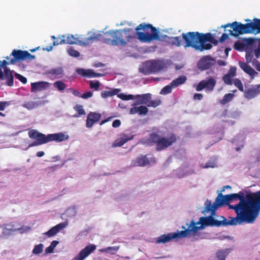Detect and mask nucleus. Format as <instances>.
Listing matches in <instances>:
<instances>
[{
    "label": "nucleus",
    "instance_id": "obj_1",
    "mask_svg": "<svg viewBox=\"0 0 260 260\" xmlns=\"http://www.w3.org/2000/svg\"><path fill=\"white\" fill-rule=\"evenodd\" d=\"M136 30L137 32L131 28L110 30L104 33L103 42L112 46H125L136 36L140 41L145 43L160 40L159 31L151 24L141 23L136 27Z\"/></svg>",
    "mask_w": 260,
    "mask_h": 260
},
{
    "label": "nucleus",
    "instance_id": "obj_2",
    "mask_svg": "<svg viewBox=\"0 0 260 260\" xmlns=\"http://www.w3.org/2000/svg\"><path fill=\"white\" fill-rule=\"evenodd\" d=\"M236 217H231L230 220L221 216V220L215 219L213 216L210 215L207 217H202L200 219V221L203 226H211L220 227L221 226H226L229 225H235L237 224H240L243 222H246L248 223H252L256 218L258 215V212L236 213Z\"/></svg>",
    "mask_w": 260,
    "mask_h": 260
},
{
    "label": "nucleus",
    "instance_id": "obj_3",
    "mask_svg": "<svg viewBox=\"0 0 260 260\" xmlns=\"http://www.w3.org/2000/svg\"><path fill=\"white\" fill-rule=\"evenodd\" d=\"M245 21L247 22L245 24L235 21L232 23L223 25L221 27L224 28L230 27L232 29L228 30L229 35L236 37L246 34L260 33V19L254 18L253 21L247 19Z\"/></svg>",
    "mask_w": 260,
    "mask_h": 260
},
{
    "label": "nucleus",
    "instance_id": "obj_4",
    "mask_svg": "<svg viewBox=\"0 0 260 260\" xmlns=\"http://www.w3.org/2000/svg\"><path fill=\"white\" fill-rule=\"evenodd\" d=\"M29 137L32 140H35L32 143L28 146L29 147L41 145L51 141L61 142L68 139V136L61 133H55L45 135L40 132H39L35 129L29 130Z\"/></svg>",
    "mask_w": 260,
    "mask_h": 260
},
{
    "label": "nucleus",
    "instance_id": "obj_5",
    "mask_svg": "<svg viewBox=\"0 0 260 260\" xmlns=\"http://www.w3.org/2000/svg\"><path fill=\"white\" fill-rule=\"evenodd\" d=\"M5 58L8 60V61L6 60L1 61L0 60V79L1 80H3L4 79V74L2 71V68H3L5 71L6 68H8L7 67V65L14 64H15L17 61L24 60L26 59L31 60L35 58V56L31 55L27 51L14 49L12 51L10 57L8 56Z\"/></svg>",
    "mask_w": 260,
    "mask_h": 260
},
{
    "label": "nucleus",
    "instance_id": "obj_6",
    "mask_svg": "<svg viewBox=\"0 0 260 260\" xmlns=\"http://www.w3.org/2000/svg\"><path fill=\"white\" fill-rule=\"evenodd\" d=\"M200 228L199 226H197L196 223L192 220L187 229L183 226L182 228L184 229V231L160 235L157 238L156 242L157 243H166L175 239L186 237L189 233L192 232L194 233H197Z\"/></svg>",
    "mask_w": 260,
    "mask_h": 260
},
{
    "label": "nucleus",
    "instance_id": "obj_7",
    "mask_svg": "<svg viewBox=\"0 0 260 260\" xmlns=\"http://www.w3.org/2000/svg\"><path fill=\"white\" fill-rule=\"evenodd\" d=\"M177 141L176 135L173 133L168 135L167 137H160L157 133L153 132L149 135L148 141L151 144H156V150L161 151L172 145Z\"/></svg>",
    "mask_w": 260,
    "mask_h": 260
},
{
    "label": "nucleus",
    "instance_id": "obj_8",
    "mask_svg": "<svg viewBox=\"0 0 260 260\" xmlns=\"http://www.w3.org/2000/svg\"><path fill=\"white\" fill-rule=\"evenodd\" d=\"M232 201L238 199L241 204L248 205L255 207L256 209H260V190L252 193L246 195V200L244 197V193L240 191L238 193L230 194Z\"/></svg>",
    "mask_w": 260,
    "mask_h": 260
},
{
    "label": "nucleus",
    "instance_id": "obj_9",
    "mask_svg": "<svg viewBox=\"0 0 260 260\" xmlns=\"http://www.w3.org/2000/svg\"><path fill=\"white\" fill-rule=\"evenodd\" d=\"M231 201L230 194L223 196L221 193H219L212 205L211 201L207 200L205 203V211L207 212H211V215H214L215 211L218 207L223 205H229V203Z\"/></svg>",
    "mask_w": 260,
    "mask_h": 260
},
{
    "label": "nucleus",
    "instance_id": "obj_10",
    "mask_svg": "<svg viewBox=\"0 0 260 260\" xmlns=\"http://www.w3.org/2000/svg\"><path fill=\"white\" fill-rule=\"evenodd\" d=\"M212 35L210 33H201L198 31L188 32L187 33H182V37L184 41H187V39L189 41H192L194 43H206V42H210L212 39Z\"/></svg>",
    "mask_w": 260,
    "mask_h": 260
},
{
    "label": "nucleus",
    "instance_id": "obj_11",
    "mask_svg": "<svg viewBox=\"0 0 260 260\" xmlns=\"http://www.w3.org/2000/svg\"><path fill=\"white\" fill-rule=\"evenodd\" d=\"M216 84L215 79L212 77H208L206 80L201 81L196 86V89L200 91L205 88L206 91H212L213 90Z\"/></svg>",
    "mask_w": 260,
    "mask_h": 260
},
{
    "label": "nucleus",
    "instance_id": "obj_12",
    "mask_svg": "<svg viewBox=\"0 0 260 260\" xmlns=\"http://www.w3.org/2000/svg\"><path fill=\"white\" fill-rule=\"evenodd\" d=\"M162 69L161 64L158 61L153 60L146 62L143 66V73L146 75H150L157 72Z\"/></svg>",
    "mask_w": 260,
    "mask_h": 260
},
{
    "label": "nucleus",
    "instance_id": "obj_13",
    "mask_svg": "<svg viewBox=\"0 0 260 260\" xmlns=\"http://www.w3.org/2000/svg\"><path fill=\"white\" fill-rule=\"evenodd\" d=\"M230 209H234L236 213H249L258 212L259 209H255V207L248 205L241 204L239 203L235 205H229Z\"/></svg>",
    "mask_w": 260,
    "mask_h": 260
},
{
    "label": "nucleus",
    "instance_id": "obj_14",
    "mask_svg": "<svg viewBox=\"0 0 260 260\" xmlns=\"http://www.w3.org/2000/svg\"><path fill=\"white\" fill-rule=\"evenodd\" d=\"M184 42V47H191L194 48L196 50H199L201 51H203L204 50H210L212 48V45L210 43H194L192 41H189L188 39H187V41Z\"/></svg>",
    "mask_w": 260,
    "mask_h": 260
},
{
    "label": "nucleus",
    "instance_id": "obj_15",
    "mask_svg": "<svg viewBox=\"0 0 260 260\" xmlns=\"http://www.w3.org/2000/svg\"><path fill=\"white\" fill-rule=\"evenodd\" d=\"M215 60L210 56H203L198 62V68L204 71L210 69L214 63Z\"/></svg>",
    "mask_w": 260,
    "mask_h": 260
},
{
    "label": "nucleus",
    "instance_id": "obj_16",
    "mask_svg": "<svg viewBox=\"0 0 260 260\" xmlns=\"http://www.w3.org/2000/svg\"><path fill=\"white\" fill-rule=\"evenodd\" d=\"M94 244H90L86 246L72 260H83L96 249Z\"/></svg>",
    "mask_w": 260,
    "mask_h": 260
},
{
    "label": "nucleus",
    "instance_id": "obj_17",
    "mask_svg": "<svg viewBox=\"0 0 260 260\" xmlns=\"http://www.w3.org/2000/svg\"><path fill=\"white\" fill-rule=\"evenodd\" d=\"M236 75V68L235 67H231L228 72L222 76V79L225 84L232 85L233 84V78Z\"/></svg>",
    "mask_w": 260,
    "mask_h": 260
},
{
    "label": "nucleus",
    "instance_id": "obj_18",
    "mask_svg": "<svg viewBox=\"0 0 260 260\" xmlns=\"http://www.w3.org/2000/svg\"><path fill=\"white\" fill-rule=\"evenodd\" d=\"M67 226V223L66 222L60 223L52 227L48 231L44 233L43 234L49 238L53 237L60 231L64 229Z\"/></svg>",
    "mask_w": 260,
    "mask_h": 260
},
{
    "label": "nucleus",
    "instance_id": "obj_19",
    "mask_svg": "<svg viewBox=\"0 0 260 260\" xmlns=\"http://www.w3.org/2000/svg\"><path fill=\"white\" fill-rule=\"evenodd\" d=\"M49 83L46 81H39L31 83L30 91L36 92L47 89L49 87Z\"/></svg>",
    "mask_w": 260,
    "mask_h": 260
},
{
    "label": "nucleus",
    "instance_id": "obj_20",
    "mask_svg": "<svg viewBox=\"0 0 260 260\" xmlns=\"http://www.w3.org/2000/svg\"><path fill=\"white\" fill-rule=\"evenodd\" d=\"M101 117V114L90 112L87 115L86 126L88 128L92 127L95 122L100 120Z\"/></svg>",
    "mask_w": 260,
    "mask_h": 260
},
{
    "label": "nucleus",
    "instance_id": "obj_21",
    "mask_svg": "<svg viewBox=\"0 0 260 260\" xmlns=\"http://www.w3.org/2000/svg\"><path fill=\"white\" fill-rule=\"evenodd\" d=\"M259 87L260 85L246 89L244 91L245 98L250 100L256 96L260 93Z\"/></svg>",
    "mask_w": 260,
    "mask_h": 260
},
{
    "label": "nucleus",
    "instance_id": "obj_22",
    "mask_svg": "<svg viewBox=\"0 0 260 260\" xmlns=\"http://www.w3.org/2000/svg\"><path fill=\"white\" fill-rule=\"evenodd\" d=\"M239 65L241 69L245 72L246 73L248 74L252 78H253L256 76L258 73L252 68L250 66L243 61H240L239 62Z\"/></svg>",
    "mask_w": 260,
    "mask_h": 260
},
{
    "label": "nucleus",
    "instance_id": "obj_23",
    "mask_svg": "<svg viewBox=\"0 0 260 260\" xmlns=\"http://www.w3.org/2000/svg\"><path fill=\"white\" fill-rule=\"evenodd\" d=\"M77 72L83 77H87L89 78L99 77L103 75L102 74L94 73L91 70H85L84 69H78L77 70Z\"/></svg>",
    "mask_w": 260,
    "mask_h": 260
},
{
    "label": "nucleus",
    "instance_id": "obj_24",
    "mask_svg": "<svg viewBox=\"0 0 260 260\" xmlns=\"http://www.w3.org/2000/svg\"><path fill=\"white\" fill-rule=\"evenodd\" d=\"M46 74L50 76V77L56 78L58 76H62L64 74V71L62 67H57L47 70Z\"/></svg>",
    "mask_w": 260,
    "mask_h": 260
},
{
    "label": "nucleus",
    "instance_id": "obj_25",
    "mask_svg": "<svg viewBox=\"0 0 260 260\" xmlns=\"http://www.w3.org/2000/svg\"><path fill=\"white\" fill-rule=\"evenodd\" d=\"M13 71H11L9 68H6L3 74L4 79L6 80V84L9 86H12L14 84Z\"/></svg>",
    "mask_w": 260,
    "mask_h": 260
},
{
    "label": "nucleus",
    "instance_id": "obj_26",
    "mask_svg": "<svg viewBox=\"0 0 260 260\" xmlns=\"http://www.w3.org/2000/svg\"><path fill=\"white\" fill-rule=\"evenodd\" d=\"M149 164V160L146 155H141L138 157L135 160L132 162V166L144 167Z\"/></svg>",
    "mask_w": 260,
    "mask_h": 260
},
{
    "label": "nucleus",
    "instance_id": "obj_27",
    "mask_svg": "<svg viewBox=\"0 0 260 260\" xmlns=\"http://www.w3.org/2000/svg\"><path fill=\"white\" fill-rule=\"evenodd\" d=\"M133 136L128 137L126 135H124L122 137L116 139L113 143V146L115 147H120L128 141L133 139Z\"/></svg>",
    "mask_w": 260,
    "mask_h": 260
},
{
    "label": "nucleus",
    "instance_id": "obj_28",
    "mask_svg": "<svg viewBox=\"0 0 260 260\" xmlns=\"http://www.w3.org/2000/svg\"><path fill=\"white\" fill-rule=\"evenodd\" d=\"M187 80L185 76H180L178 78L173 80L171 83V86L173 88H176L179 85L184 83Z\"/></svg>",
    "mask_w": 260,
    "mask_h": 260
},
{
    "label": "nucleus",
    "instance_id": "obj_29",
    "mask_svg": "<svg viewBox=\"0 0 260 260\" xmlns=\"http://www.w3.org/2000/svg\"><path fill=\"white\" fill-rule=\"evenodd\" d=\"M136 99L142 104H147L149 100L151 99V94H143L141 95H137Z\"/></svg>",
    "mask_w": 260,
    "mask_h": 260
},
{
    "label": "nucleus",
    "instance_id": "obj_30",
    "mask_svg": "<svg viewBox=\"0 0 260 260\" xmlns=\"http://www.w3.org/2000/svg\"><path fill=\"white\" fill-rule=\"evenodd\" d=\"M119 91L120 89H113L111 90H104L101 92V96L103 98L106 99L117 94Z\"/></svg>",
    "mask_w": 260,
    "mask_h": 260
},
{
    "label": "nucleus",
    "instance_id": "obj_31",
    "mask_svg": "<svg viewBox=\"0 0 260 260\" xmlns=\"http://www.w3.org/2000/svg\"><path fill=\"white\" fill-rule=\"evenodd\" d=\"M119 246H112L101 249L100 250V251L101 252H105L111 254H115L119 250Z\"/></svg>",
    "mask_w": 260,
    "mask_h": 260
},
{
    "label": "nucleus",
    "instance_id": "obj_32",
    "mask_svg": "<svg viewBox=\"0 0 260 260\" xmlns=\"http://www.w3.org/2000/svg\"><path fill=\"white\" fill-rule=\"evenodd\" d=\"M53 85L54 88L60 91L64 90L67 87L66 84L61 80H58L55 82Z\"/></svg>",
    "mask_w": 260,
    "mask_h": 260
},
{
    "label": "nucleus",
    "instance_id": "obj_33",
    "mask_svg": "<svg viewBox=\"0 0 260 260\" xmlns=\"http://www.w3.org/2000/svg\"><path fill=\"white\" fill-rule=\"evenodd\" d=\"M234 96V94L233 93H227L225 94L223 99L220 100V103L222 105H225L229 102L231 101Z\"/></svg>",
    "mask_w": 260,
    "mask_h": 260
},
{
    "label": "nucleus",
    "instance_id": "obj_34",
    "mask_svg": "<svg viewBox=\"0 0 260 260\" xmlns=\"http://www.w3.org/2000/svg\"><path fill=\"white\" fill-rule=\"evenodd\" d=\"M74 109L77 112V114L74 115V117H79L81 115H84L86 114L82 105H76L74 107Z\"/></svg>",
    "mask_w": 260,
    "mask_h": 260
},
{
    "label": "nucleus",
    "instance_id": "obj_35",
    "mask_svg": "<svg viewBox=\"0 0 260 260\" xmlns=\"http://www.w3.org/2000/svg\"><path fill=\"white\" fill-rule=\"evenodd\" d=\"M228 254L227 249L218 250L216 252V257L218 260H225V257Z\"/></svg>",
    "mask_w": 260,
    "mask_h": 260
},
{
    "label": "nucleus",
    "instance_id": "obj_36",
    "mask_svg": "<svg viewBox=\"0 0 260 260\" xmlns=\"http://www.w3.org/2000/svg\"><path fill=\"white\" fill-rule=\"evenodd\" d=\"M165 36L169 38L167 35H165ZM169 38L172 40L171 44L172 45L176 46L177 47H180L181 46V42L180 37H169Z\"/></svg>",
    "mask_w": 260,
    "mask_h": 260
},
{
    "label": "nucleus",
    "instance_id": "obj_37",
    "mask_svg": "<svg viewBox=\"0 0 260 260\" xmlns=\"http://www.w3.org/2000/svg\"><path fill=\"white\" fill-rule=\"evenodd\" d=\"M233 84L235 85V86L236 87H237L238 88V89L240 91H241V92L244 91L243 84H242L241 81L239 79H238V78L234 79L233 80Z\"/></svg>",
    "mask_w": 260,
    "mask_h": 260
},
{
    "label": "nucleus",
    "instance_id": "obj_38",
    "mask_svg": "<svg viewBox=\"0 0 260 260\" xmlns=\"http://www.w3.org/2000/svg\"><path fill=\"white\" fill-rule=\"evenodd\" d=\"M43 244L41 243L36 245L32 250V253L35 254H40L43 251Z\"/></svg>",
    "mask_w": 260,
    "mask_h": 260
},
{
    "label": "nucleus",
    "instance_id": "obj_39",
    "mask_svg": "<svg viewBox=\"0 0 260 260\" xmlns=\"http://www.w3.org/2000/svg\"><path fill=\"white\" fill-rule=\"evenodd\" d=\"M172 88L173 86H171V84L170 85H167L161 89L160 94L163 95L169 94L172 92Z\"/></svg>",
    "mask_w": 260,
    "mask_h": 260
},
{
    "label": "nucleus",
    "instance_id": "obj_40",
    "mask_svg": "<svg viewBox=\"0 0 260 260\" xmlns=\"http://www.w3.org/2000/svg\"><path fill=\"white\" fill-rule=\"evenodd\" d=\"M118 97L120 99L124 101H128L130 100L134 99V95L132 94H125L123 93H121L118 94Z\"/></svg>",
    "mask_w": 260,
    "mask_h": 260
},
{
    "label": "nucleus",
    "instance_id": "obj_41",
    "mask_svg": "<svg viewBox=\"0 0 260 260\" xmlns=\"http://www.w3.org/2000/svg\"><path fill=\"white\" fill-rule=\"evenodd\" d=\"M68 52L69 54L74 57H77L80 56V53L77 51L75 50L73 47H71L68 50Z\"/></svg>",
    "mask_w": 260,
    "mask_h": 260
},
{
    "label": "nucleus",
    "instance_id": "obj_42",
    "mask_svg": "<svg viewBox=\"0 0 260 260\" xmlns=\"http://www.w3.org/2000/svg\"><path fill=\"white\" fill-rule=\"evenodd\" d=\"M100 86V82L98 81H96L94 82L93 81H90V87L91 88L94 89L95 90L97 91L99 89Z\"/></svg>",
    "mask_w": 260,
    "mask_h": 260
},
{
    "label": "nucleus",
    "instance_id": "obj_43",
    "mask_svg": "<svg viewBox=\"0 0 260 260\" xmlns=\"http://www.w3.org/2000/svg\"><path fill=\"white\" fill-rule=\"evenodd\" d=\"M160 103H161V102L159 100H158V101H150V100H149L148 104H147V105L148 107H154L155 108V107H156L158 106H159L160 104Z\"/></svg>",
    "mask_w": 260,
    "mask_h": 260
},
{
    "label": "nucleus",
    "instance_id": "obj_44",
    "mask_svg": "<svg viewBox=\"0 0 260 260\" xmlns=\"http://www.w3.org/2000/svg\"><path fill=\"white\" fill-rule=\"evenodd\" d=\"M148 108L146 106H141L139 107L138 114L139 115H145L148 112Z\"/></svg>",
    "mask_w": 260,
    "mask_h": 260
},
{
    "label": "nucleus",
    "instance_id": "obj_45",
    "mask_svg": "<svg viewBox=\"0 0 260 260\" xmlns=\"http://www.w3.org/2000/svg\"><path fill=\"white\" fill-rule=\"evenodd\" d=\"M66 41L68 44H74L76 43L77 39L73 35H70L67 37Z\"/></svg>",
    "mask_w": 260,
    "mask_h": 260
},
{
    "label": "nucleus",
    "instance_id": "obj_46",
    "mask_svg": "<svg viewBox=\"0 0 260 260\" xmlns=\"http://www.w3.org/2000/svg\"><path fill=\"white\" fill-rule=\"evenodd\" d=\"M16 230L13 229H8L7 228H4L3 229V232H2V236L3 237H7L8 236H10L11 235V233L12 232L15 231Z\"/></svg>",
    "mask_w": 260,
    "mask_h": 260
},
{
    "label": "nucleus",
    "instance_id": "obj_47",
    "mask_svg": "<svg viewBox=\"0 0 260 260\" xmlns=\"http://www.w3.org/2000/svg\"><path fill=\"white\" fill-rule=\"evenodd\" d=\"M249 44L251 45H255L257 46V48H258L260 49V38L259 39H251L249 40Z\"/></svg>",
    "mask_w": 260,
    "mask_h": 260
},
{
    "label": "nucleus",
    "instance_id": "obj_48",
    "mask_svg": "<svg viewBox=\"0 0 260 260\" xmlns=\"http://www.w3.org/2000/svg\"><path fill=\"white\" fill-rule=\"evenodd\" d=\"M15 77L23 84H25L27 82V79L18 73H15Z\"/></svg>",
    "mask_w": 260,
    "mask_h": 260
},
{
    "label": "nucleus",
    "instance_id": "obj_49",
    "mask_svg": "<svg viewBox=\"0 0 260 260\" xmlns=\"http://www.w3.org/2000/svg\"><path fill=\"white\" fill-rule=\"evenodd\" d=\"M59 41H58V40L54 41L53 42V45H52L50 46H48L46 48H43V50L47 51L48 52L50 51H51L52 50L53 47L54 46H57V45H59Z\"/></svg>",
    "mask_w": 260,
    "mask_h": 260
},
{
    "label": "nucleus",
    "instance_id": "obj_50",
    "mask_svg": "<svg viewBox=\"0 0 260 260\" xmlns=\"http://www.w3.org/2000/svg\"><path fill=\"white\" fill-rule=\"evenodd\" d=\"M92 92L91 91H88L82 94L81 98L87 99L92 96Z\"/></svg>",
    "mask_w": 260,
    "mask_h": 260
},
{
    "label": "nucleus",
    "instance_id": "obj_51",
    "mask_svg": "<svg viewBox=\"0 0 260 260\" xmlns=\"http://www.w3.org/2000/svg\"><path fill=\"white\" fill-rule=\"evenodd\" d=\"M229 38V35L225 33L222 34L221 37L219 38V41L220 43H223L224 41L228 39Z\"/></svg>",
    "mask_w": 260,
    "mask_h": 260
},
{
    "label": "nucleus",
    "instance_id": "obj_52",
    "mask_svg": "<svg viewBox=\"0 0 260 260\" xmlns=\"http://www.w3.org/2000/svg\"><path fill=\"white\" fill-rule=\"evenodd\" d=\"M243 45L242 43L239 42H236L234 44V48L237 50H240L242 49Z\"/></svg>",
    "mask_w": 260,
    "mask_h": 260
},
{
    "label": "nucleus",
    "instance_id": "obj_53",
    "mask_svg": "<svg viewBox=\"0 0 260 260\" xmlns=\"http://www.w3.org/2000/svg\"><path fill=\"white\" fill-rule=\"evenodd\" d=\"M215 166V164L214 162L212 161H208L205 166H203V168H214Z\"/></svg>",
    "mask_w": 260,
    "mask_h": 260
},
{
    "label": "nucleus",
    "instance_id": "obj_54",
    "mask_svg": "<svg viewBox=\"0 0 260 260\" xmlns=\"http://www.w3.org/2000/svg\"><path fill=\"white\" fill-rule=\"evenodd\" d=\"M120 125L121 121L119 119L115 120L112 123V126L115 128L118 127Z\"/></svg>",
    "mask_w": 260,
    "mask_h": 260
},
{
    "label": "nucleus",
    "instance_id": "obj_55",
    "mask_svg": "<svg viewBox=\"0 0 260 260\" xmlns=\"http://www.w3.org/2000/svg\"><path fill=\"white\" fill-rule=\"evenodd\" d=\"M8 105L7 102H0V111H4Z\"/></svg>",
    "mask_w": 260,
    "mask_h": 260
},
{
    "label": "nucleus",
    "instance_id": "obj_56",
    "mask_svg": "<svg viewBox=\"0 0 260 260\" xmlns=\"http://www.w3.org/2000/svg\"><path fill=\"white\" fill-rule=\"evenodd\" d=\"M139 107H134L131 108L129 110V113L131 114H135L138 113Z\"/></svg>",
    "mask_w": 260,
    "mask_h": 260
},
{
    "label": "nucleus",
    "instance_id": "obj_57",
    "mask_svg": "<svg viewBox=\"0 0 260 260\" xmlns=\"http://www.w3.org/2000/svg\"><path fill=\"white\" fill-rule=\"evenodd\" d=\"M203 94L201 93H195L193 95V100H201L203 99Z\"/></svg>",
    "mask_w": 260,
    "mask_h": 260
},
{
    "label": "nucleus",
    "instance_id": "obj_58",
    "mask_svg": "<svg viewBox=\"0 0 260 260\" xmlns=\"http://www.w3.org/2000/svg\"><path fill=\"white\" fill-rule=\"evenodd\" d=\"M53 251L54 249L50 245L45 249L46 253H51L53 252Z\"/></svg>",
    "mask_w": 260,
    "mask_h": 260
},
{
    "label": "nucleus",
    "instance_id": "obj_59",
    "mask_svg": "<svg viewBox=\"0 0 260 260\" xmlns=\"http://www.w3.org/2000/svg\"><path fill=\"white\" fill-rule=\"evenodd\" d=\"M72 93L76 96L81 98L82 94L78 90L73 89Z\"/></svg>",
    "mask_w": 260,
    "mask_h": 260
},
{
    "label": "nucleus",
    "instance_id": "obj_60",
    "mask_svg": "<svg viewBox=\"0 0 260 260\" xmlns=\"http://www.w3.org/2000/svg\"><path fill=\"white\" fill-rule=\"evenodd\" d=\"M254 54L256 58H258L260 56V49L256 48L254 50Z\"/></svg>",
    "mask_w": 260,
    "mask_h": 260
},
{
    "label": "nucleus",
    "instance_id": "obj_61",
    "mask_svg": "<svg viewBox=\"0 0 260 260\" xmlns=\"http://www.w3.org/2000/svg\"><path fill=\"white\" fill-rule=\"evenodd\" d=\"M59 242L56 240L53 241L50 244L51 247H52L53 249L56 246V245L58 244Z\"/></svg>",
    "mask_w": 260,
    "mask_h": 260
},
{
    "label": "nucleus",
    "instance_id": "obj_62",
    "mask_svg": "<svg viewBox=\"0 0 260 260\" xmlns=\"http://www.w3.org/2000/svg\"><path fill=\"white\" fill-rule=\"evenodd\" d=\"M210 43H212L214 45H217L218 44V41L216 40L213 37H212V39L210 42Z\"/></svg>",
    "mask_w": 260,
    "mask_h": 260
},
{
    "label": "nucleus",
    "instance_id": "obj_63",
    "mask_svg": "<svg viewBox=\"0 0 260 260\" xmlns=\"http://www.w3.org/2000/svg\"><path fill=\"white\" fill-rule=\"evenodd\" d=\"M112 117H109L106 119H104L103 120H102L101 122H100V125H102L103 124H104V123H105L106 122L110 121Z\"/></svg>",
    "mask_w": 260,
    "mask_h": 260
},
{
    "label": "nucleus",
    "instance_id": "obj_64",
    "mask_svg": "<svg viewBox=\"0 0 260 260\" xmlns=\"http://www.w3.org/2000/svg\"><path fill=\"white\" fill-rule=\"evenodd\" d=\"M44 154L45 153L43 151H38L36 154L37 156L39 157L44 156Z\"/></svg>",
    "mask_w": 260,
    "mask_h": 260
}]
</instances>
